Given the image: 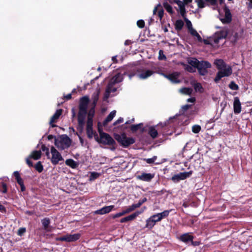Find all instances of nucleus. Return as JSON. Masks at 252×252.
<instances>
[{
	"mask_svg": "<svg viewBox=\"0 0 252 252\" xmlns=\"http://www.w3.org/2000/svg\"><path fill=\"white\" fill-rule=\"evenodd\" d=\"M214 63L219 70L214 79L216 83H218L222 78L229 76L232 73L231 66L226 64L222 60L217 59Z\"/></svg>",
	"mask_w": 252,
	"mask_h": 252,
	"instance_id": "1",
	"label": "nucleus"
},
{
	"mask_svg": "<svg viewBox=\"0 0 252 252\" xmlns=\"http://www.w3.org/2000/svg\"><path fill=\"white\" fill-rule=\"evenodd\" d=\"M89 101V99L87 96H84L80 100L79 106V110L78 115V122L79 126L82 128L84 127L85 125Z\"/></svg>",
	"mask_w": 252,
	"mask_h": 252,
	"instance_id": "2",
	"label": "nucleus"
},
{
	"mask_svg": "<svg viewBox=\"0 0 252 252\" xmlns=\"http://www.w3.org/2000/svg\"><path fill=\"white\" fill-rule=\"evenodd\" d=\"M70 139L66 135H62L55 139V144L60 150L68 148L71 145Z\"/></svg>",
	"mask_w": 252,
	"mask_h": 252,
	"instance_id": "3",
	"label": "nucleus"
},
{
	"mask_svg": "<svg viewBox=\"0 0 252 252\" xmlns=\"http://www.w3.org/2000/svg\"><path fill=\"white\" fill-rule=\"evenodd\" d=\"M98 131L100 137L99 138L97 134H96L95 137V139L97 142L104 145H113L115 141L114 139L110 136V135L102 132L100 129H98Z\"/></svg>",
	"mask_w": 252,
	"mask_h": 252,
	"instance_id": "4",
	"label": "nucleus"
},
{
	"mask_svg": "<svg viewBox=\"0 0 252 252\" xmlns=\"http://www.w3.org/2000/svg\"><path fill=\"white\" fill-rule=\"evenodd\" d=\"M123 78V75L122 74L120 73L116 74L110 80L107 87L106 92L108 93L115 92L116 91V89L114 88L113 86L117 83L122 82Z\"/></svg>",
	"mask_w": 252,
	"mask_h": 252,
	"instance_id": "5",
	"label": "nucleus"
},
{
	"mask_svg": "<svg viewBox=\"0 0 252 252\" xmlns=\"http://www.w3.org/2000/svg\"><path fill=\"white\" fill-rule=\"evenodd\" d=\"M115 139L125 147H128L135 142L134 138L127 137L125 133L115 135Z\"/></svg>",
	"mask_w": 252,
	"mask_h": 252,
	"instance_id": "6",
	"label": "nucleus"
},
{
	"mask_svg": "<svg viewBox=\"0 0 252 252\" xmlns=\"http://www.w3.org/2000/svg\"><path fill=\"white\" fill-rule=\"evenodd\" d=\"M228 34V29L224 27L221 29L219 32L215 33L214 35L211 38L210 41L213 43L217 44L219 43L220 39L225 38Z\"/></svg>",
	"mask_w": 252,
	"mask_h": 252,
	"instance_id": "7",
	"label": "nucleus"
},
{
	"mask_svg": "<svg viewBox=\"0 0 252 252\" xmlns=\"http://www.w3.org/2000/svg\"><path fill=\"white\" fill-rule=\"evenodd\" d=\"M51 154L52 155L51 161L53 164L56 165L60 161L63 160L61 154L53 146L51 148Z\"/></svg>",
	"mask_w": 252,
	"mask_h": 252,
	"instance_id": "8",
	"label": "nucleus"
},
{
	"mask_svg": "<svg viewBox=\"0 0 252 252\" xmlns=\"http://www.w3.org/2000/svg\"><path fill=\"white\" fill-rule=\"evenodd\" d=\"M192 174V171L181 172L179 174L174 175L172 176L171 180L174 182H178L180 180H183L189 177Z\"/></svg>",
	"mask_w": 252,
	"mask_h": 252,
	"instance_id": "9",
	"label": "nucleus"
},
{
	"mask_svg": "<svg viewBox=\"0 0 252 252\" xmlns=\"http://www.w3.org/2000/svg\"><path fill=\"white\" fill-rule=\"evenodd\" d=\"M158 218H159V217L158 214H156L150 217L146 220V227L150 228H153L157 222L160 221L161 220V219Z\"/></svg>",
	"mask_w": 252,
	"mask_h": 252,
	"instance_id": "10",
	"label": "nucleus"
},
{
	"mask_svg": "<svg viewBox=\"0 0 252 252\" xmlns=\"http://www.w3.org/2000/svg\"><path fill=\"white\" fill-rule=\"evenodd\" d=\"M171 3H176L178 4L181 14L184 16L185 11V5L190 2L191 0H183V1L179 0H168Z\"/></svg>",
	"mask_w": 252,
	"mask_h": 252,
	"instance_id": "11",
	"label": "nucleus"
},
{
	"mask_svg": "<svg viewBox=\"0 0 252 252\" xmlns=\"http://www.w3.org/2000/svg\"><path fill=\"white\" fill-rule=\"evenodd\" d=\"M161 74L173 83H179L180 82V80L179 79V72H175L168 75L164 73H161Z\"/></svg>",
	"mask_w": 252,
	"mask_h": 252,
	"instance_id": "12",
	"label": "nucleus"
},
{
	"mask_svg": "<svg viewBox=\"0 0 252 252\" xmlns=\"http://www.w3.org/2000/svg\"><path fill=\"white\" fill-rule=\"evenodd\" d=\"M80 237V234L79 233L69 234L62 237L61 240L66 242H73L78 240Z\"/></svg>",
	"mask_w": 252,
	"mask_h": 252,
	"instance_id": "13",
	"label": "nucleus"
},
{
	"mask_svg": "<svg viewBox=\"0 0 252 252\" xmlns=\"http://www.w3.org/2000/svg\"><path fill=\"white\" fill-rule=\"evenodd\" d=\"M154 73V72L151 70H138L137 75L139 78L145 79L151 76Z\"/></svg>",
	"mask_w": 252,
	"mask_h": 252,
	"instance_id": "14",
	"label": "nucleus"
},
{
	"mask_svg": "<svg viewBox=\"0 0 252 252\" xmlns=\"http://www.w3.org/2000/svg\"><path fill=\"white\" fill-rule=\"evenodd\" d=\"M144 209H142L141 211H136L132 214L120 220V222L123 223L125 222L132 220L135 219L138 216L142 213L144 212Z\"/></svg>",
	"mask_w": 252,
	"mask_h": 252,
	"instance_id": "15",
	"label": "nucleus"
},
{
	"mask_svg": "<svg viewBox=\"0 0 252 252\" xmlns=\"http://www.w3.org/2000/svg\"><path fill=\"white\" fill-rule=\"evenodd\" d=\"M241 103L238 97H235L233 102V111L236 114L240 113L241 111Z\"/></svg>",
	"mask_w": 252,
	"mask_h": 252,
	"instance_id": "16",
	"label": "nucleus"
},
{
	"mask_svg": "<svg viewBox=\"0 0 252 252\" xmlns=\"http://www.w3.org/2000/svg\"><path fill=\"white\" fill-rule=\"evenodd\" d=\"M154 176V174L142 173L141 175L137 176L136 178L143 181L150 182Z\"/></svg>",
	"mask_w": 252,
	"mask_h": 252,
	"instance_id": "17",
	"label": "nucleus"
},
{
	"mask_svg": "<svg viewBox=\"0 0 252 252\" xmlns=\"http://www.w3.org/2000/svg\"><path fill=\"white\" fill-rule=\"evenodd\" d=\"M114 208V205L104 206L103 208L95 211V214L104 215L112 211Z\"/></svg>",
	"mask_w": 252,
	"mask_h": 252,
	"instance_id": "18",
	"label": "nucleus"
},
{
	"mask_svg": "<svg viewBox=\"0 0 252 252\" xmlns=\"http://www.w3.org/2000/svg\"><path fill=\"white\" fill-rule=\"evenodd\" d=\"M62 113V109H58L56 111V113L54 114V115L52 117L50 124L51 125L52 127H55L56 125H53V123L57 122V120L59 119L60 116L61 115Z\"/></svg>",
	"mask_w": 252,
	"mask_h": 252,
	"instance_id": "19",
	"label": "nucleus"
},
{
	"mask_svg": "<svg viewBox=\"0 0 252 252\" xmlns=\"http://www.w3.org/2000/svg\"><path fill=\"white\" fill-rule=\"evenodd\" d=\"M180 239L184 243H188L189 242H191L193 244V237L189 233L183 234L180 236Z\"/></svg>",
	"mask_w": 252,
	"mask_h": 252,
	"instance_id": "20",
	"label": "nucleus"
},
{
	"mask_svg": "<svg viewBox=\"0 0 252 252\" xmlns=\"http://www.w3.org/2000/svg\"><path fill=\"white\" fill-rule=\"evenodd\" d=\"M220 21L223 23H229L231 21V14L229 10H226L225 11L224 17L220 18Z\"/></svg>",
	"mask_w": 252,
	"mask_h": 252,
	"instance_id": "21",
	"label": "nucleus"
},
{
	"mask_svg": "<svg viewBox=\"0 0 252 252\" xmlns=\"http://www.w3.org/2000/svg\"><path fill=\"white\" fill-rule=\"evenodd\" d=\"M116 113V111H115V110L112 111L109 114V115L107 117L106 119L104 121L103 123V125L105 126V125H107V124L108 123L111 121L112 120V119L114 118V117L115 116Z\"/></svg>",
	"mask_w": 252,
	"mask_h": 252,
	"instance_id": "22",
	"label": "nucleus"
},
{
	"mask_svg": "<svg viewBox=\"0 0 252 252\" xmlns=\"http://www.w3.org/2000/svg\"><path fill=\"white\" fill-rule=\"evenodd\" d=\"M41 155V152L40 151H34L31 153L30 158L34 160H37L40 158Z\"/></svg>",
	"mask_w": 252,
	"mask_h": 252,
	"instance_id": "23",
	"label": "nucleus"
},
{
	"mask_svg": "<svg viewBox=\"0 0 252 252\" xmlns=\"http://www.w3.org/2000/svg\"><path fill=\"white\" fill-rule=\"evenodd\" d=\"M41 222L43 225L44 229L45 230L49 231V230L48 229V227L50 223V219L48 218H44L43 220H42Z\"/></svg>",
	"mask_w": 252,
	"mask_h": 252,
	"instance_id": "24",
	"label": "nucleus"
},
{
	"mask_svg": "<svg viewBox=\"0 0 252 252\" xmlns=\"http://www.w3.org/2000/svg\"><path fill=\"white\" fill-rule=\"evenodd\" d=\"M149 133L150 135V136L153 138H156L158 135L157 130L154 126H151L149 127Z\"/></svg>",
	"mask_w": 252,
	"mask_h": 252,
	"instance_id": "25",
	"label": "nucleus"
},
{
	"mask_svg": "<svg viewBox=\"0 0 252 252\" xmlns=\"http://www.w3.org/2000/svg\"><path fill=\"white\" fill-rule=\"evenodd\" d=\"M194 89L196 92L199 93H203L204 92V89L202 87L201 84L199 83H194L192 84Z\"/></svg>",
	"mask_w": 252,
	"mask_h": 252,
	"instance_id": "26",
	"label": "nucleus"
},
{
	"mask_svg": "<svg viewBox=\"0 0 252 252\" xmlns=\"http://www.w3.org/2000/svg\"><path fill=\"white\" fill-rule=\"evenodd\" d=\"M65 164L72 168H75L78 165L77 163L72 159H66Z\"/></svg>",
	"mask_w": 252,
	"mask_h": 252,
	"instance_id": "27",
	"label": "nucleus"
},
{
	"mask_svg": "<svg viewBox=\"0 0 252 252\" xmlns=\"http://www.w3.org/2000/svg\"><path fill=\"white\" fill-rule=\"evenodd\" d=\"M184 25V23L182 20H178L176 21L175 24V29L177 31H180L183 28Z\"/></svg>",
	"mask_w": 252,
	"mask_h": 252,
	"instance_id": "28",
	"label": "nucleus"
},
{
	"mask_svg": "<svg viewBox=\"0 0 252 252\" xmlns=\"http://www.w3.org/2000/svg\"><path fill=\"white\" fill-rule=\"evenodd\" d=\"M189 32L193 36L195 37L197 39L200 41L202 40V38L201 36L199 35V34L198 33V32H196L195 30H194L193 28L190 29L189 30Z\"/></svg>",
	"mask_w": 252,
	"mask_h": 252,
	"instance_id": "29",
	"label": "nucleus"
},
{
	"mask_svg": "<svg viewBox=\"0 0 252 252\" xmlns=\"http://www.w3.org/2000/svg\"><path fill=\"white\" fill-rule=\"evenodd\" d=\"M199 66L200 67H202V68H205L206 69H207V68L211 67V63L207 61L200 62Z\"/></svg>",
	"mask_w": 252,
	"mask_h": 252,
	"instance_id": "30",
	"label": "nucleus"
},
{
	"mask_svg": "<svg viewBox=\"0 0 252 252\" xmlns=\"http://www.w3.org/2000/svg\"><path fill=\"white\" fill-rule=\"evenodd\" d=\"M180 92L185 94L190 95L192 90L189 88H183L180 90Z\"/></svg>",
	"mask_w": 252,
	"mask_h": 252,
	"instance_id": "31",
	"label": "nucleus"
},
{
	"mask_svg": "<svg viewBox=\"0 0 252 252\" xmlns=\"http://www.w3.org/2000/svg\"><path fill=\"white\" fill-rule=\"evenodd\" d=\"M140 207V203H136V204H133L130 206H129L128 208H127L126 210V211L127 213H129L134 210H135L137 208H139Z\"/></svg>",
	"mask_w": 252,
	"mask_h": 252,
	"instance_id": "32",
	"label": "nucleus"
},
{
	"mask_svg": "<svg viewBox=\"0 0 252 252\" xmlns=\"http://www.w3.org/2000/svg\"><path fill=\"white\" fill-rule=\"evenodd\" d=\"M171 211V210H165L163 211L161 213H158V216L159 217V219H161V220L163 219V218H165L169 216V213Z\"/></svg>",
	"mask_w": 252,
	"mask_h": 252,
	"instance_id": "33",
	"label": "nucleus"
},
{
	"mask_svg": "<svg viewBox=\"0 0 252 252\" xmlns=\"http://www.w3.org/2000/svg\"><path fill=\"white\" fill-rule=\"evenodd\" d=\"M87 134L90 138H92L94 136L95 137L96 136L94 133L93 127H87Z\"/></svg>",
	"mask_w": 252,
	"mask_h": 252,
	"instance_id": "34",
	"label": "nucleus"
},
{
	"mask_svg": "<svg viewBox=\"0 0 252 252\" xmlns=\"http://www.w3.org/2000/svg\"><path fill=\"white\" fill-rule=\"evenodd\" d=\"M163 6L164 8L166 10V11L169 13L170 14H172L173 11L172 8V7L167 2H165L163 4Z\"/></svg>",
	"mask_w": 252,
	"mask_h": 252,
	"instance_id": "35",
	"label": "nucleus"
},
{
	"mask_svg": "<svg viewBox=\"0 0 252 252\" xmlns=\"http://www.w3.org/2000/svg\"><path fill=\"white\" fill-rule=\"evenodd\" d=\"M35 168L39 173L41 172L43 170V167L40 161L36 164Z\"/></svg>",
	"mask_w": 252,
	"mask_h": 252,
	"instance_id": "36",
	"label": "nucleus"
},
{
	"mask_svg": "<svg viewBox=\"0 0 252 252\" xmlns=\"http://www.w3.org/2000/svg\"><path fill=\"white\" fill-rule=\"evenodd\" d=\"M200 62L196 59H192L189 61V63L194 66L197 67L199 66Z\"/></svg>",
	"mask_w": 252,
	"mask_h": 252,
	"instance_id": "37",
	"label": "nucleus"
},
{
	"mask_svg": "<svg viewBox=\"0 0 252 252\" xmlns=\"http://www.w3.org/2000/svg\"><path fill=\"white\" fill-rule=\"evenodd\" d=\"M99 176V173L95 172H92L90 177V180L93 181L95 179L97 178Z\"/></svg>",
	"mask_w": 252,
	"mask_h": 252,
	"instance_id": "38",
	"label": "nucleus"
},
{
	"mask_svg": "<svg viewBox=\"0 0 252 252\" xmlns=\"http://www.w3.org/2000/svg\"><path fill=\"white\" fill-rule=\"evenodd\" d=\"M197 69L198 70L199 73L201 75H205L207 73V70L206 69L202 68V67H200L198 66L197 67Z\"/></svg>",
	"mask_w": 252,
	"mask_h": 252,
	"instance_id": "39",
	"label": "nucleus"
},
{
	"mask_svg": "<svg viewBox=\"0 0 252 252\" xmlns=\"http://www.w3.org/2000/svg\"><path fill=\"white\" fill-rule=\"evenodd\" d=\"M201 130V127L199 125H194L192 127V131L194 133H198Z\"/></svg>",
	"mask_w": 252,
	"mask_h": 252,
	"instance_id": "40",
	"label": "nucleus"
},
{
	"mask_svg": "<svg viewBox=\"0 0 252 252\" xmlns=\"http://www.w3.org/2000/svg\"><path fill=\"white\" fill-rule=\"evenodd\" d=\"M142 125V124L140 123L137 125H133L131 126L130 129L132 131H136L138 130L141 126Z\"/></svg>",
	"mask_w": 252,
	"mask_h": 252,
	"instance_id": "41",
	"label": "nucleus"
},
{
	"mask_svg": "<svg viewBox=\"0 0 252 252\" xmlns=\"http://www.w3.org/2000/svg\"><path fill=\"white\" fill-rule=\"evenodd\" d=\"M229 87L231 90H237L238 89V85L233 81L230 82L229 85Z\"/></svg>",
	"mask_w": 252,
	"mask_h": 252,
	"instance_id": "42",
	"label": "nucleus"
},
{
	"mask_svg": "<svg viewBox=\"0 0 252 252\" xmlns=\"http://www.w3.org/2000/svg\"><path fill=\"white\" fill-rule=\"evenodd\" d=\"M127 214L126 211L125 210L121 212L118 213L113 216V218L115 219L116 218L120 217L124 215Z\"/></svg>",
	"mask_w": 252,
	"mask_h": 252,
	"instance_id": "43",
	"label": "nucleus"
},
{
	"mask_svg": "<svg viewBox=\"0 0 252 252\" xmlns=\"http://www.w3.org/2000/svg\"><path fill=\"white\" fill-rule=\"evenodd\" d=\"M184 20L186 24V26L188 29V30L189 31V30L192 29L193 28L191 22L186 18H184Z\"/></svg>",
	"mask_w": 252,
	"mask_h": 252,
	"instance_id": "44",
	"label": "nucleus"
},
{
	"mask_svg": "<svg viewBox=\"0 0 252 252\" xmlns=\"http://www.w3.org/2000/svg\"><path fill=\"white\" fill-rule=\"evenodd\" d=\"M195 1L197 4L198 7L202 8L205 6V2L203 0H195Z\"/></svg>",
	"mask_w": 252,
	"mask_h": 252,
	"instance_id": "45",
	"label": "nucleus"
},
{
	"mask_svg": "<svg viewBox=\"0 0 252 252\" xmlns=\"http://www.w3.org/2000/svg\"><path fill=\"white\" fill-rule=\"evenodd\" d=\"M157 158V156H154L152 158H146V159H144V160L146 161V162L147 163L151 164V163H154L156 161Z\"/></svg>",
	"mask_w": 252,
	"mask_h": 252,
	"instance_id": "46",
	"label": "nucleus"
},
{
	"mask_svg": "<svg viewBox=\"0 0 252 252\" xmlns=\"http://www.w3.org/2000/svg\"><path fill=\"white\" fill-rule=\"evenodd\" d=\"M26 229L25 227H21L18 229L17 231V234L20 236H22L26 232Z\"/></svg>",
	"mask_w": 252,
	"mask_h": 252,
	"instance_id": "47",
	"label": "nucleus"
},
{
	"mask_svg": "<svg viewBox=\"0 0 252 252\" xmlns=\"http://www.w3.org/2000/svg\"><path fill=\"white\" fill-rule=\"evenodd\" d=\"M41 150H42V151L46 152V155L48 157V158H49L50 153L49 149L47 148L45 145H43L41 147Z\"/></svg>",
	"mask_w": 252,
	"mask_h": 252,
	"instance_id": "48",
	"label": "nucleus"
},
{
	"mask_svg": "<svg viewBox=\"0 0 252 252\" xmlns=\"http://www.w3.org/2000/svg\"><path fill=\"white\" fill-rule=\"evenodd\" d=\"M98 98V92H96L93 96V103L95 105Z\"/></svg>",
	"mask_w": 252,
	"mask_h": 252,
	"instance_id": "49",
	"label": "nucleus"
},
{
	"mask_svg": "<svg viewBox=\"0 0 252 252\" xmlns=\"http://www.w3.org/2000/svg\"><path fill=\"white\" fill-rule=\"evenodd\" d=\"M137 25L140 28H143L145 26V22L142 20H139L137 22Z\"/></svg>",
	"mask_w": 252,
	"mask_h": 252,
	"instance_id": "50",
	"label": "nucleus"
},
{
	"mask_svg": "<svg viewBox=\"0 0 252 252\" xmlns=\"http://www.w3.org/2000/svg\"><path fill=\"white\" fill-rule=\"evenodd\" d=\"M94 114V108H93L90 110V111L89 112V114L88 115V118L93 119Z\"/></svg>",
	"mask_w": 252,
	"mask_h": 252,
	"instance_id": "51",
	"label": "nucleus"
},
{
	"mask_svg": "<svg viewBox=\"0 0 252 252\" xmlns=\"http://www.w3.org/2000/svg\"><path fill=\"white\" fill-rule=\"evenodd\" d=\"M87 127H93V119L88 118L87 122Z\"/></svg>",
	"mask_w": 252,
	"mask_h": 252,
	"instance_id": "52",
	"label": "nucleus"
},
{
	"mask_svg": "<svg viewBox=\"0 0 252 252\" xmlns=\"http://www.w3.org/2000/svg\"><path fill=\"white\" fill-rule=\"evenodd\" d=\"M158 59L160 60H164L166 59L165 56L163 54V52L161 50L159 51Z\"/></svg>",
	"mask_w": 252,
	"mask_h": 252,
	"instance_id": "53",
	"label": "nucleus"
},
{
	"mask_svg": "<svg viewBox=\"0 0 252 252\" xmlns=\"http://www.w3.org/2000/svg\"><path fill=\"white\" fill-rule=\"evenodd\" d=\"M31 158H30V156L26 159V162L28 164V165L30 166V167H32V166L33 164H32V161L30 160V159Z\"/></svg>",
	"mask_w": 252,
	"mask_h": 252,
	"instance_id": "54",
	"label": "nucleus"
},
{
	"mask_svg": "<svg viewBox=\"0 0 252 252\" xmlns=\"http://www.w3.org/2000/svg\"><path fill=\"white\" fill-rule=\"evenodd\" d=\"M175 117H171L169 118V120L167 121L166 122H164L163 124H159L158 125H161L162 126H164L167 125L169 123V121L172 120V119L174 118Z\"/></svg>",
	"mask_w": 252,
	"mask_h": 252,
	"instance_id": "55",
	"label": "nucleus"
},
{
	"mask_svg": "<svg viewBox=\"0 0 252 252\" xmlns=\"http://www.w3.org/2000/svg\"><path fill=\"white\" fill-rule=\"evenodd\" d=\"M2 192L3 193H6L7 192V187H6V184L4 183H2Z\"/></svg>",
	"mask_w": 252,
	"mask_h": 252,
	"instance_id": "56",
	"label": "nucleus"
},
{
	"mask_svg": "<svg viewBox=\"0 0 252 252\" xmlns=\"http://www.w3.org/2000/svg\"><path fill=\"white\" fill-rule=\"evenodd\" d=\"M226 105H227V102L225 101H223L220 103V106L222 107V110H224V109L225 108Z\"/></svg>",
	"mask_w": 252,
	"mask_h": 252,
	"instance_id": "57",
	"label": "nucleus"
},
{
	"mask_svg": "<svg viewBox=\"0 0 252 252\" xmlns=\"http://www.w3.org/2000/svg\"><path fill=\"white\" fill-rule=\"evenodd\" d=\"M123 122V119L122 118H120L119 119H118L114 123V125H116L117 124L121 123Z\"/></svg>",
	"mask_w": 252,
	"mask_h": 252,
	"instance_id": "58",
	"label": "nucleus"
},
{
	"mask_svg": "<svg viewBox=\"0 0 252 252\" xmlns=\"http://www.w3.org/2000/svg\"><path fill=\"white\" fill-rule=\"evenodd\" d=\"M13 175L15 177L16 179H17L18 178H19V177H20V174L18 171H15L13 173Z\"/></svg>",
	"mask_w": 252,
	"mask_h": 252,
	"instance_id": "59",
	"label": "nucleus"
},
{
	"mask_svg": "<svg viewBox=\"0 0 252 252\" xmlns=\"http://www.w3.org/2000/svg\"><path fill=\"white\" fill-rule=\"evenodd\" d=\"M206 1L209 2L211 5H214L216 4L217 0H206Z\"/></svg>",
	"mask_w": 252,
	"mask_h": 252,
	"instance_id": "60",
	"label": "nucleus"
},
{
	"mask_svg": "<svg viewBox=\"0 0 252 252\" xmlns=\"http://www.w3.org/2000/svg\"><path fill=\"white\" fill-rule=\"evenodd\" d=\"M0 211L2 213H4L6 212V209L5 207L2 205L0 204Z\"/></svg>",
	"mask_w": 252,
	"mask_h": 252,
	"instance_id": "61",
	"label": "nucleus"
},
{
	"mask_svg": "<svg viewBox=\"0 0 252 252\" xmlns=\"http://www.w3.org/2000/svg\"><path fill=\"white\" fill-rule=\"evenodd\" d=\"M195 99L194 97H191L188 99L187 101L189 102H191L193 103L195 101Z\"/></svg>",
	"mask_w": 252,
	"mask_h": 252,
	"instance_id": "62",
	"label": "nucleus"
},
{
	"mask_svg": "<svg viewBox=\"0 0 252 252\" xmlns=\"http://www.w3.org/2000/svg\"><path fill=\"white\" fill-rule=\"evenodd\" d=\"M16 180H17V183L19 184V185L22 184V183H23V180L22 179L21 177H19V178H18L17 179H16Z\"/></svg>",
	"mask_w": 252,
	"mask_h": 252,
	"instance_id": "63",
	"label": "nucleus"
},
{
	"mask_svg": "<svg viewBox=\"0 0 252 252\" xmlns=\"http://www.w3.org/2000/svg\"><path fill=\"white\" fill-rule=\"evenodd\" d=\"M189 107H190V105L187 104V105H185L183 106L182 107V108H183V109H184V110H188Z\"/></svg>",
	"mask_w": 252,
	"mask_h": 252,
	"instance_id": "64",
	"label": "nucleus"
}]
</instances>
